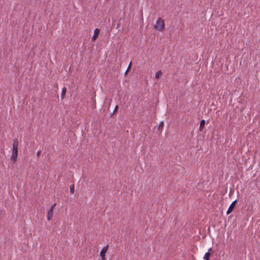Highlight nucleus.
Returning <instances> with one entry per match:
<instances>
[{
    "mask_svg": "<svg viewBox=\"0 0 260 260\" xmlns=\"http://www.w3.org/2000/svg\"><path fill=\"white\" fill-rule=\"evenodd\" d=\"M70 192L73 193L74 192V185H72L70 187Z\"/></svg>",
    "mask_w": 260,
    "mask_h": 260,
    "instance_id": "nucleus-13",
    "label": "nucleus"
},
{
    "mask_svg": "<svg viewBox=\"0 0 260 260\" xmlns=\"http://www.w3.org/2000/svg\"><path fill=\"white\" fill-rule=\"evenodd\" d=\"M108 245H106L101 250L100 252V256L101 257L102 260H105V255L107 251H108Z\"/></svg>",
    "mask_w": 260,
    "mask_h": 260,
    "instance_id": "nucleus-2",
    "label": "nucleus"
},
{
    "mask_svg": "<svg viewBox=\"0 0 260 260\" xmlns=\"http://www.w3.org/2000/svg\"><path fill=\"white\" fill-rule=\"evenodd\" d=\"M118 108V106H117H117H116V107H115V109H114V112L116 111L117 110Z\"/></svg>",
    "mask_w": 260,
    "mask_h": 260,
    "instance_id": "nucleus-16",
    "label": "nucleus"
},
{
    "mask_svg": "<svg viewBox=\"0 0 260 260\" xmlns=\"http://www.w3.org/2000/svg\"><path fill=\"white\" fill-rule=\"evenodd\" d=\"M55 206H56V204L54 203L53 205H52V206L51 207L50 209H52V211H53L54 208Z\"/></svg>",
    "mask_w": 260,
    "mask_h": 260,
    "instance_id": "nucleus-14",
    "label": "nucleus"
},
{
    "mask_svg": "<svg viewBox=\"0 0 260 260\" xmlns=\"http://www.w3.org/2000/svg\"><path fill=\"white\" fill-rule=\"evenodd\" d=\"M154 27L159 31H163L165 29L164 20L161 18H159L156 21V24L154 25Z\"/></svg>",
    "mask_w": 260,
    "mask_h": 260,
    "instance_id": "nucleus-1",
    "label": "nucleus"
},
{
    "mask_svg": "<svg viewBox=\"0 0 260 260\" xmlns=\"http://www.w3.org/2000/svg\"><path fill=\"white\" fill-rule=\"evenodd\" d=\"M205 120L203 119L201 121V122H200V127H199V130L200 131H202L204 126H205Z\"/></svg>",
    "mask_w": 260,
    "mask_h": 260,
    "instance_id": "nucleus-7",
    "label": "nucleus"
},
{
    "mask_svg": "<svg viewBox=\"0 0 260 260\" xmlns=\"http://www.w3.org/2000/svg\"><path fill=\"white\" fill-rule=\"evenodd\" d=\"M17 155L18 152H14L12 151V153L11 156V159L14 162H15L17 160Z\"/></svg>",
    "mask_w": 260,
    "mask_h": 260,
    "instance_id": "nucleus-5",
    "label": "nucleus"
},
{
    "mask_svg": "<svg viewBox=\"0 0 260 260\" xmlns=\"http://www.w3.org/2000/svg\"><path fill=\"white\" fill-rule=\"evenodd\" d=\"M131 65V62L130 63V64H129V66L128 67L127 70L130 68Z\"/></svg>",
    "mask_w": 260,
    "mask_h": 260,
    "instance_id": "nucleus-18",
    "label": "nucleus"
},
{
    "mask_svg": "<svg viewBox=\"0 0 260 260\" xmlns=\"http://www.w3.org/2000/svg\"><path fill=\"white\" fill-rule=\"evenodd\" d=\"M13 150L12 151L17 152L18 148V141L17 139H14L13 141Z\"/></svg>",
    "mask_w": 260,
    "mask_h": 260,
    "instance_id": "nucleus-3",
    "label": "nucleus"
},
{
    "mask_svg": "<svg viewBox=\"0 0 260 260\" xmlns=\"http://www.w3.org/2000/svg\"><path fill=\"white\" fill-rule=\"evenodd\" d=\"M211 256V253L209 251L206 252L204 256V260H209L210 257Z\"/></svg>",
    "mask_w": 260,
    "mask_h": 260,
    "instance_id": "nucleus-9",
    "label": "nucleus"
},
{
    "mask_svg": "<svg viewBox=\"0 0 260 260\" xmlns=\"http://www.w3.org/2000/svg\"><path fill=\"white\" fill-rule=\"evenodd\" d=\"M66 91H67V88L66 87H63L62 89V91H61V96H60V97L62 99H63L64 98L65 94L66 93Z\"/></svg>",
    "mask_w": 260,
    "mask_h": 260,
    "instance_id": "nucleus-8",
    "label": "nucleus"
},
{
    "mask_svg": "<svg viewBox=\"0 0 260 260\" xmlns=\"http://www.w3.org/2000/svg\"><path fill=\"white\" fill-rule=\"evenodd\" d=\"M236 203H237V201L236 200H235L234 202H233V203L230 206V208H233L234 209L235 208V207Z\"/></svg>",
    "mask_w": 260,
    "mask_h": 260,
    "instance_id": "nucleus-12",
    "label": "nucleus"
},
{
    "mask_svg": "<svg viewBox=\"0 0 260 260\" xmlns=\"http://www.w3.org/2000/svg\"><path fill=\"white\" fill-rule=\"evenodd\" d=\"M53 211H52V209H49L47 213V219L48 220H50L53 216Z\"/></svg>",
    "mask_w": 260,
    "mask_h": 260,
    "instance_id": "nucleus-6",
    "label": "nucleus"
},
{
    "mask_svg": "<svg viewBox=\"0 0 260 260\" xmlns=\"http://www.w3.org/2000/svg\"><path fill=\"white\" fill-rule=\"evenodd\" d=\"M40 153H41V151H38L37 152V156H38V157H39V155H40Z\"/></svg>",
    "mask_w": 260,
    "mask_h": 260,
    "instance_id": "nucleus-17",
    "label": "nucleus"
},
{
    "mask_svg": "<svg viewBox=\"0 0 260 260\" xmlns=\"http://www.w3.org/2000/svg\"><path fill=\"white\" fill-rule=\"evenodd\" d=\"M233 210V208H230V206L229 207V214H230Z\"/></svg>",
    "mask_w": 260,
    "mask_h": 260,
    "instance_id": "nucleus-15",
    "label": "nucleus"
},
{
    "mask_svg": "<svg viewBox=\"0 0 260 260\" xmlns=\"http://www.w3.org/2000/svg\"><path fill=\"white\" fill-rule=\"evenodd\" d=\"M164 125V122L163 121L160 122L159 123L158 126V128H157L158 131H161Z\"/></svg>",
    "mask_w": 260,
    "mask_h": 260,
    "instance_id": "nucleus-10",
    "label": "nucleus"
},
{
    "mask_svg": "<svg viewBox=\"0 0 260 260\" xmlns=\"http://www.w3.org/2000/svg\"><path fill=\"white\" fill-rule=\"evenodd\" d=\"M161 74H162V72L161 71H157L155 74V78H156V79L159 78V77L161 75Z\"/></svg>",
    "mask_w": 260,
    "mask_h": 260,
    "instance_id": "nucleus-11",
    "label": "nucleus"
},
{
    "mask_svg": "<svg viewBox=\"0 0 260 260\" xmlns=\"http://www.w3.org/2000/svg\"><path fill=\"white\" fill-rule=\"evenodd\" d=\"M99 33H100V29H98V28H95L94 30V34L93 35V36L92 37V41H95L97 38L98 37V36L99 35Z\"/></svg>",
    "mask_w": 260,
    "mask_h": 260,
    "instance_id": "nucleus-4",
    "label": "nucleus"
}]
</instances>
